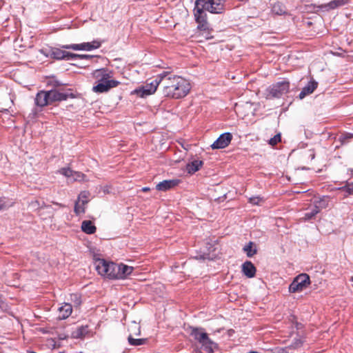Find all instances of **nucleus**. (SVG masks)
Segmentation results:
<instances>
[{
  "mask_svg": "<svg viewBox=\"0 0 353 353\" xmlns=\"http://www.w3.org/2000/svg\"><path fill=\"white\" fill-rule=\"evenodd\" d=\"M31 206L33 207V208H37V209H41V208H43L44 207H46V208H48L49 207L48 205H46L44 204V203H42V204H41L38 201H32L31 203Z\"/></svg>",
  "mask_w": 353,
  "mask_h": 353,
  "instance_id": "nucleus-36",
  "label": "nucleus"
},
{
  "mask_svg": "<svg viewBox=\"0 0 353 353\" xmlns=\"http://www.w3.org/2000/svg\"><path fill=\"white\" fill-rule=\"evenodd\" d=\"M150 190V189L148 187H144V188H142V191L143 192H148Z\"/></svg>",
  "mask_w": 353,
  "mask_h": 353,
  "instance_id": "nucleus-42",
  "label": "nucleus"
},
{
  "mask_svg": "<svg viewBox=\"0 0 353 353\" xmlns=\"http://www.w3.org/2000/svg\"><path fill=\"white\" fill-rule=\"evenodd\" d=\"M276 5H274V7H273V10H274V12H276Z\"/></svg>",
  "mask_w": 353,
  "mask_h": 353,
  "instance_id": "nucleus-44",
  "label": "nucleus"
},
{
  "mask_svg": "<svg viewBox=\"0 0 353 353\" xmlns=\"http://www.w3.org/2000/svg\"><path fill=\"white\" fill-rule=\"evenodd\" d=\"M59 172L66 177H71L73 176L74 171L69 168H63L59 170Z\"/></svg>",
  "mask_w": 353,
  "mask_h": 353,
  "instance_id": "nucleus-31",
  "label": "nucleus"
},
{
  "mask_svg": "<svg viewBox=\"0 0 353 353\" xmlns=\"http://www.w3.org/2000/svg\"><path fill=\"white\" fill-rule=\"evenodd\" d=\"M72 312L71 304L65 303L58 309V318L59 319H65L70 316Z\"/></svg>",
  "mask_w": 353,
  "mask_h": 353,
  "instance_id": "nucleus-17",
  "label": "nucleus"
},
{
  "mask_svg": "<svg viewBox=\"0 0 353 353\" xmlns=\"http://www.w3.org/2000/svg\"><path fill=\"white\" fill-rule=\"evenodd\" d=\"M48 56L57 60H73V53L57 48H51Z\"/></svg>",
  "mask_w": 353,
  "mask_h": 353,
  "instance_id": "nucleus-10",
  "label": "nucleus"
},
{
  "mask_svg": "<svg viewBox=\"0 0 353 353\" xmlns=\"http://www.w3.org/2000/svg\"><path fill=\"white\" fill-rule=\"evenodd\" d=\"M179 182L180 181L178 179L164 180L156 185V189L159 191L165 192L176 186Z\"/></svg>",
  "mask_w": 353,
  "mask_h": 353,
  "instance_id": "nucleus-13",
  "label": "nucleus"
},
{
  "mask_svg": "<svg viewBox=\"0 0 353 353\" xmlns=\"http://www.w3.org/2000/svg\"><path fill=\"white\" fill-rule=\"evenodd\" d=\"M339 6H342L347 4L350 0H337Z\"/></svg>",
  "mask_w": 353,
  "mask_h": 353,
  "instance_id": "nucleus-40",
  "label": "nucleus"
},
{
  "mask_svg": "<svg viewBox=\"0 0 353 353\" xmlns=\"http://www.w3.org/2000/svg\"><path fill=\"white\" fill-rule=\"evenodd\" d=\"M95 266L97 271L101 276L111 279H116V263L99 259L95 261Z\"/></svg>",
  "mask_w": 353,
  "mask_h": 353,
  "instance_id": "nucleus-5",
  "label": "nucleus"
},
{
  "mask_svg": "<svg viewBox=\"0 0 353 353\" xmlns=\"http://www.w3.org/2000/svg\"><path fill=\"white\" fill-rule=\"evenodd\" d=\"M13 202L5 197L0 198V210H6L12 206Z\"/></svg>",
  "mask_w": 353,
  "mask_h": 353,
  "instance_id": "nucleus-28",
  "label": "nucleus"
},
{
  "mask_svg": "<svg viewBox=\"0 0 353 353\" xmlns=\"http://www.w3.org/2000/svg\"><path fill=\"white\" fill-rule=\"evenodd\" d=\"M168 75V72L166 71L163 72L159 74L155 79L152 80L150 82H148L144 86L141 88L137 90V93L141 97L145 96L150 95L154 94L159 85L162 83H163V78L165 76Z\"/></svg>",
  "mask_w": 353,
  "mask_h": 353,
  "instance_id": "nucleus-7",
  "label": "nucleus"
},
{
  "mask_svg": "<svg viewBox=\"0 0 353 353\" xmlns=\"http://www.w3.org/2000/svg\"><path fill=\"white\" fill-rule=\"evenodd\" d=\"M48 94L47 91H40L37 94V96L34 99L35 105L38 107L43 108L50 103V101L48 100Z\"/></svg>",
  "mask_w": 353,
  "mask_h": 353,
  "instance_id": "nucleus-15",
  "label": "nucleus"
},
{
  "mask_svg": "<svg viewBox=\"0 0 353 353\" xmlns=\"http://www.w3.org/2000/svg\"><path fill=\"white\" fill-rule=\"evenodd\" d=\"M353 138V134L345 132L341 134L339 137V140L341 143V144H345L349 142V140Z\"/></svg>",
  "mask_w": 353,
  "mask_h": 353,
  "instance_id": "nucleus-29",
  "label": "nucleus"
},
{
  "mask_svg": "<svg viewBox=\"0 0 353 353\" xmlns=\"http://www.w3.org/2000/svg\"><path fill=\"white\" fill-rule=\"evenodd\" d=\"M318 213H319V210L313 207V208L310 212L305 214L302 219L304 221H310L313 219Z\"/></svg>",
  "mask_w": 353,
  "mask_h": 353,
  "instance_id": "nucleus-27",
  "label": "nucleus"
},
{
  "mask_svg": "<svg viewBox=\"0 0 353 353\" xmlns=\"http://www.w3.org/2000/svg\"><path fill=\"white\" fill-rule=\"evenodd\" d=\"M128 331L132 336H139L141 334V326L138 323L132 321L128 327Z\"/></svg>",
  "mask_w": 353,
  "mask_h": 353,
  "instance_id": "nucleus-23",
  "label": "nucleus"
},
{
  "mask_svg": "<svg viewBox=\"0 0 353 353\" xmlns=\"http://www.w3.org/2000/svg\"><path fill=\"white\" fill-rule=\"evenodd\" d=\"M318 83L314 80L312 79L307 85H305L301 92L299 94V97L300 99H303L305 98L307 95L312 94L317 88Z\"/></svg>",
  "mask_w": 353,
  "mask_h": 353,
  "instance_id": "nucleus-16",
  "label": "nucleus"
},
{
  "mask_svg": "<svg viewBox=\"0 0 353 353\" xmlns=\"http://www.w3.org/2000/svg\"><path fill=\"white\" fill-rule=\"evenodd\" d=\"M93 77L98 81V84L93 87L95 92L103 93L108 91L110 88L117 87L119 82L110 79L111 76L105 69L96 70L93 72Z\"/></svg>",
  "mask_w": 353,
  "mask_h": 353,
  "instance_id": "nucleus-3",
  "label": "nucleus"
},
{
  "mask_svg": "<svg viewBox=\"0 0 353 353\" xmlns=\"http://www.w3.org/2000/svg\"><path fill=\"white\" fill-rule=\"evenodd\" d=\"M101 43L99 41H93L92 42H85L79 44L63 45L61 48L73 50H87L90 51L100 48Z\"/></svg>",
  "mask_w": 353,
  "mask_h": 353,
  "instance_id": "nucleus-9",
  "label": "nucleus"
},
{
  "mask_svg": "<svg viewBox=\"0 0 353 353\" xmlns=\"http://www.w3.org/2000/svg\"><path fill=\"white\" fill-rule=\"evenodd\" d=\"M81 230L86 234H92L96 232V227L91 221H83L81 223Z\"/></svg>",
  "mask_w": 353,
  "mask_h": 353,
  "instance_id": "nucleus-19",
  "label": "nucleus"
},
{
  "mask_svg": "<svg viewBox=\"0 0 353 353\" xmlns=\"http://www.w3.org/2000/svg\"><path fill=\"white\" fill-rule=\"evenodd\" d=\"M242 272L248 278H252L256 274V268L251 261H245L242 265Z\"/></svg>",
  "mask_w": 353,
  "mask_h": 353,
  "instance_id": "nucleus-18",
  "label": "nucleus"
},
{
  "mask_svg": "<svg viewBox=\"0 0 353 353\" xmlns=\"http://www.w3.org/2000/svg\"><path fill=\"white\" fill-rule=\"evenodd\" d=\"M281 134L279 133L269 140V144L274 146L281 141Z\"/></svg>",
  "mask_w": 353,
  "mask_h": 353,
  "instance_id": "nucleus-33",
  "label": "nucleus"
},
{
  "mask_svg": "<svg viewBox=\"0 0 353 353\" xmlns=\"http://www.w3.org/2000/svg\"><path fill=\"white\" fill-rule=\"evenodd\" d=\"M47 93L49 96L48 100L50 101V104L56 101L66 100L68 97L67 94L59 92L57 90H51L50 91H47Z\"/></svg>",
  "mask_w": 353,
  "mask_h": 353,
  "instance_id": "nucleus-14",
  "label": "nucleus"
},
{
  "mask_svg": "<svg viewBox=\"0 0 353 353\" xmlns=\"http://www.w3.org/2000/svg\"><path fill=\"white\" fill-rule=\"evenodd\" d=\"M225 1L226 0H196L193 12L194 19L198 23L197 28L200 30H207L208 23L205 12L212 14L223 13Z\"/></svg>",
  "mask_w": 353,
  "mask_h": 353,
  "instance_id": "nucleus-1",
  "label": "nucleus"
},
{
  "mask_svg": "<svg viewBox=\"0 0 353 353\" xmlns=\"http://www.w3.org/2000/svg\"><path fill=\"white\" fill-rule=\"evenodd\" d=\"M128 341L130 345L133 346H138L145 344L148 339H134L132 334H129L128 337Z\"/></svg>",
  "mask_w": 353,
  "mask_h": 353,
  "instance_id": "nucleus-25",
  "label": "nucleus"
},
{
  "mask_svg": "<svg viewBox=\"0 0 353 353\" xmlns=\"http://www.w3.org/2000/svg\"><path fill=\"white\" fill-rule=\"evenodd\" d=\"M261 199L260 197H251L250 198L249 201L250 203L254 204V205H258L259 202L261 201Z\"/></svg>",
  "mask_w": 353,
  "mask_h": 353,
  "instance_id": "nucleus-39",
  "label": "nucleus"
},
{
  "mask_svg": "<svg viewBox=\"0 0 353 353\" xmlns=\"http://www.w3.org/2000/svg\"><path fill=\"white\" fill-rule=\"evenodd\" d=\"M88 196L89 193L88 192H81L78 196L77 201H82V200H88Z\"/></svg>",
  "mask_w": 353,
  "mask_h": 353,
  "instance_id": "nucleus-38",
  "label": "nucleus"
},
{
  "mask_svg": "<svg viewBox=\"0 0 353 353\" xmlns=\"http://www.w3.org/2000/svg\"><path fill=\"white\" fill-rule=\"evenodd\" d=\"M168 75L163 78V94L172 99L185 97L191 89L190 82L181 76Z\"/></svg>",
  "mask_w": 353,
  "mask_h": 353,
  "instance_id": "nucleus-2",
  "label": "nucleus"
},
{
  "mask_svg": "<svg viewBox=\"0 0 353 353\" xmlns=\"http://www.w3.org/2000/svg\"><path fill=\"white\" fill-rule=\"evenodd\" d=\"M88 200L77 201L74 205V211L77 215L85 212V205L88 203Z\"/></svg>",
  "mask_w": 353,
  "mask_h": 353,
  "instance_id": "nucleus-22",
  "label": "nucleus"
},
{
  "mask_svg": "<svg viewBox=\"0 0 353 353\" xmlns=\"http://www.w3.org/2000/svg\"><path fill=\"white\" fill-rule=\"evenodd\" d=\"M190 336L201 345L208 353H213L216 344L212 341L201 327H190Z\"/></svg>",
  "mask_w": 353,
  "mask_h": 353,
  "instance_id": "nucleus-4",
  "label": "nucleus"
},
{
  "mask_svg": "<svg viewBox=\"0 0 353 353\" xmlns=\"http://www.w3.org/2000/svg\"><path fill=\"white\" fill-rule=\"evenodd\" d=\"M343 189L349 194H353V183H348Z\"/></svg>",
  "mask_w": 353,
  "mask_h": 353,
  "instance_id": "nucleus-37",
  "label": "nucleus"
},
{
  "mask_svg": "<svg viewBox=\"0 0 353 353\" xmlns=\"http://www.w3.org/2000/svg\"><path fill=\"white\" fill-rule=\"evenodd\" d=\"M74 181H82L84 180L85 175L79 172H74L72 176Z\"/></svg>",
  "mask_w": 353,
  "mask_h": 353,
  "instance_id": "nucleus-35",
  "label": "nucleus"
},
{
  "mask_svg": "<svg viewBox=\"0 0 353 353\" xmlns=\"http://www.w3.org/2000/svg\"><path fill=\"white\" fill-rule=\"evenodd\" d=\"M338 7H339V6L338 5L337 0H333V1H330L328 3L322 4V5L319 6V8H320L321 9H324L326 11H328V10L336 8Z\"/></svg>",
  "mask_w": 353,
  "mask_h": 353,
  "instance_id": "nucleus-26",
  "label": "nucleus"
},
{
  "mask_svg": "<svg viewBox=\"0 0 353 353\" xmlns=\"http://www.w3.org/2000/svg\"><path fill=\"white\" fill-rule=\"evenodd\" d=\"M328 202H329V199L327 197H323V198H320L319 199H316L314 201V207L316 208V209H318L319 210V212H320V211L323 209V208H325L327 207L328 205Z\"/></svg>",
  "mask_w": 353,
  "mask_h": 353,
  "instance_id": "nucleus-21",
  "label": "nucleus"
},
{
  "mask_svg": "<svg viewBox=\"0 0 353 353\" xmlns=\"http://www.w3.org/2000/svg\"><path fill=\"white\" fill-rule=\"evenodd\" d=\"M203 165L202 161L194 160L187 164V170L188 173L193 174L198 171Z\"/></svg>",
  "mask_w": 353,
  "mask_h": 353,
  "instance_id": "nucleus-20",
  "label": "nucleus"
},
{
  "mask_svg": "<svg viewBox=\"0 0 353 353\" xmlns=\"http://www.w3.org/2000/svg\"><path fill=\"white\" fill-rule=\"evenodd\" d=\"M290 90V82L288 81H279L269 86L266 90V98H280L286 94Z\"/></svg>",
  "mask_w": 353,
  "mask_h": 353,
  "instance_id": "nucleus-6",
  "label": "nucleus"
},
{
  "mask_svg": "<svg viewBox=\"0 0 353 353\" xmlns=\"http://www.w3.org/2000/svg\"><path fill=\"white\" fill-rule=\"evenodd\" d=\"M70 297L71 301H73L76 305H79L81 303V297L78 294H72Z\"/></svg>",
  "mask_w": 353,
  "mask_h": 353,
  "instance_id": "nucleus-34",
  "label": "nucleus"
},
{
  "mask_svg": "<svg viewBox=\"0 0 353 353\" xmlns=\"http://www.w3.org/2000/svg\"><path fill=\"white\" fill-rule=\"evenodd\" d=\"M254 243L250 241L247 245H245L243 250L246 253L248 257L253 256L255 254H256V249L254 248Z\"/></svg>",
  "mask_w": 353,
  "mask_h": 353,
  "instance_id": "nucleus-24",
  "label": "nucleus"
},
{
  "mask_svg": "<svg viewBox=\"0 0 353 353\" xmlns=\"http://www.w3.org/2000/svg\"><path fill=\"white\" fill-rule=\"evenodd\" d=\"M232 135L230 132L223 133L211 145L213 150L223 149L226 148L231 142Z\"/></svg>",
  "mask_w": 353,
  "mask_h": 353,
  "instance_id": "nucleus-11",
  "label": "nucleus"
},
{
  "mask_svg": "<svg viewBox=\"0 0 353 353\" xmlns=\"http://www.w3.org/2000/svg\"><path fill=\"white\" fill-rule=\"evenodd\" d=\"M303 342L304 340L301 338L294 339L290 347L293 349H297L303 345Z\"/></svg>",
  "mask_w": 353,
  "mask_h": 353,
  "instance_id": "nucleus-30",
  "label": "nucleus"
},
{
  "mask_svg": "<svg viewBox=\"0 0 353 353\" xmlns=\"http://www.w3.org/2000/svg\"><path fill=\"white\" fill-rule=\"evenodd\" d=\"M310 283V276L307 274L298 275L290 285V292H301L305 289Z\"/></svg>",
  "mask_w": 353,
  "mask_h": 353,
  "instance_id": "nucleus-8",
  "label": "nucleus"
},
{
  "mask_svg": "<svg viewBox=\"0 0 353 353\" xmlns=\"http://www.w3.org/2000/svg\"><path fill=\"white\" fill-rule=\"evenodd\" d=\"M92 58H93V56L89 55V54H78L73 53V60L77 59H85V60H90Z\"/></svg>",
  "mask_w": 353,
  "mask_h": 353,
  "instance_id": "nucleus-32",
  "label": "nucleus"
},
{
  "mask_svg": "<svg viewBox=\"0 0 353 353\" xmlns=\"http://www.w3.org/2000/svg\"><path fill=\"white\" fill-rule=\"evenodd\" d=\"M339 6H342L347 4L350 0H337Z\"/></svg>",
  "mask_w": 353,
  "mask_h": 353,
  "instance_id": "nucleus-41",
  "label": "nucleus"
},
{
  "mask_svg": "<svg viewBox=\"0 0 353 353\" xmlns=\"http://www.w3.org/2000/svg\"><path fill=\"white\" fill-rule=\"evenodd\" d=\"M116 279H124L133 271V267L121 263L117 264Z\"/></svg>",
  "mask_w": 353,
  "mask_h": 353,
  "instance_id": "nucleus-12",
  "label": "nucleus"
},
{
  "mask_svg": "<svg viewBox=\"0 0 353 353\" xmlns=\"http://www.w3.org/2000/svg\"><path fill=\"white\" fill-rule=\"evenodd\" d=\"M55 205H57V206H59L61 208H63L64 207V205L61 204V203H54Z\"/></svg>",
  "mask_w": 353,
  "mask_h": 353,
  "instance_id": "nucleus-43",
  "label": "nucleus"
}]
</instances>
